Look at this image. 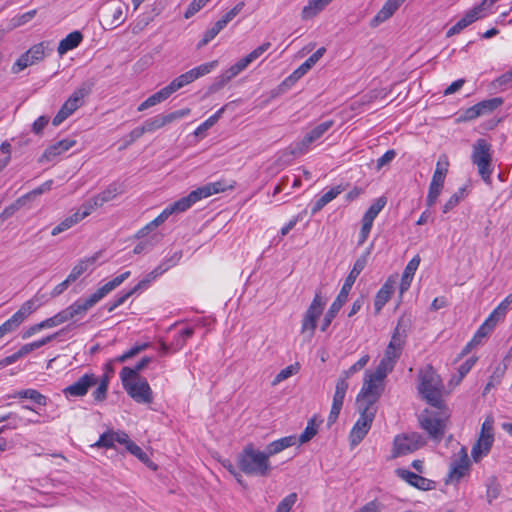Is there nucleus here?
Returning a JSON list of instances; mask_svg holds the SVG:
<instances>
[{
    "instance_id": "obj_16",
    "label": "nucleus",
    "mask_w": 512,
    "mask_h": 512,
    "mask_svg": "<svg viewBox=\"0 0 512 512\" xmlns=\"http://www.w3.org/2000/svg\"><path fill=\"white\" fill-rule=\"evenodd\" d=\"M50 49V43L43 41L33 45L28 51L22 54L12 66L13 73H19L25 68L42 61L46 52Z\"/></svg>"
},
{
    "instance_id": "obj_32",
    "label": "nucleus",
    "mask_w": 512,
    "mask_h": 512,
    "mask_svg": "<svg viewBox=\"0 0 512 512\" xmlns=\"http://www.w3.org/2000/svg\"><path fill=\"white\" fill-rule=\"evenodd\" d=\"M83 40V35L80 31H73L62 39L58 45L57 52L63 56L68 51L75 49Z\"/></svg>"
},
{
    "instance_id": "obj_38",
    "label": "nucleus",
    "mask_w": 512,
    "mask_h": 512,
    "mask_svg": "<svg viewBox=\"0 0 512 512\" xmlns=\"http://www.w3.org/2000/svg\"><path fill=\"white\" fill-rule=\"evenodd\" d=\"M8 398H19V399H30L34 403L46 406L47 405V397L42 395L40 392H38L35 389H24L14 392L13 394L9 395Z\"/></svg>"
},
{
    "instance_id": "obj_13",
    "label": "nucleus",
    "mask_w": 512,
    "mask_h": 512,
    "mask_svg": "<svg viewBox=\"0 0 512 512\" xmlns=\"http://www.w3.org/2000/svg\"><path fill=\"white\" fill-rule=\"evenodd\" d=\"M356 406L360 416L350 431V442L352 446L358 445L364 439L377 413V408L362 405Z\"/></svg>"
},
{
    "instance_id": "obj_24",
    "label": "nucleus",
    "mask_w": 512,
    "mask_h": 512,
    "mask_svg": "<svg viewBox=\"0 0 512 512\" xmlns=\"http://www.w3.org/2000/svg\"><path fill=\"white\" fill-rule=\"evenodd\" d=\"M407 337V326L403 318L399 319L394 332L391 336L390 342L387 345V348L402 354L405 341Z\"/></svg>"
},
{
    "instance_id": "obj_30",
    "label": "nucleus",
    "mask_w": 512,
    "mask_h": 512,
    "mask_svg": "<svg viewBox=\"0 0 512 512\" xmlns=\"http://www.w3.org/2000/svg\"><path fill=\"white\" fill-rule=\"evenodd\" d=\"M420 264V257L419 255H415L406 265L401 282H400V293L403 294L405 291H407L411 285L412 279L414 277V274L416 270L418 269Z\"/></svg>"
},
{
    "instance_id": "obj_64",
    "label": "nucleus",
    "mask_w": 512,
    "mask_h": 512,
    "mask_svg": "<svg viewBox=\"0 0 512 512\" xmlns=\"http://www.w3.org/2000/svg\"><path fill=\"white\" fill-rule=\"evenodd\" d=\"M23 322L13 314L8 320H6L2 325H0L1 331L6 335L8 333L14 332Z\"/></svg>"
},
{
    "instance_id": "obj_45",
    "label": "nucleus",
    "mask_w": 512,
    "mask_h": 512,
    "mask_svg": "<svg viewBox=\"0 0 512 512\" xmlns=\"http://www.w3.org/2000/svg\"><path fill=\"white\" fill-rule=\"evenodd\" d=\"M311 68L306 65V63H302L293 73L287 77L279 86V89H282L284 86L290 87L295 82H297L300 78H302Z\"/></svg>"
},
{
    "instance_id": "obj_25",
    "label": "nucleus",
    "mask_w": 512,
    "mask_h": 512,
    "mask_svg": "<svg viewBox=\"0 0 512 512\" xmlns=\"http://www.w3.org/2000/svg\"><path fill=\"white\" fill-rule=\"evenodd\" d=\"M404 1L405 0H387L371 20V26L376 27L388 20L398 10L402 3H404Z\"/></svg>"
},
{
    "instance_id": "obj_52",
    "label": "nucleus",
    "mask_w": 512,
    "mask_h": 512,
    "mask_svg": "<svg viewBox=\"0 0 512 512\" xmlns=\"http://www.w3.org/2000/svg\"><path fill=\"white\" fill-rule=\"evenodd\" d=\"M299 370V367L297 364L295 365H289L287 367H285L284 369H282L276 376L275 378L273 379L272 381V386H276L278 385L280 382L288 379L289 377L293 376L294 374H296Z\"/></svg>"
},
{
    "instance_id": "obj_19",
    "label": "nucleus",
    "mask_w": 512,
    "mask_h": 512,
    "mask_svg": "<svg viewBox=\"0 0 512 512\" xmlns=\"http://www.w3.org/2000/svg\"><path fill=\"white\" fill-rule=\"evenodd\" d=\"M128 8V5L120 0H112L104 7L103 19L109 26L108 29H114L126 20Z\"/></svg>"
},
{
    "instance_id": "obj_15",
    "label": "nucleus",
    "mask_w": 512,
    "mask_h": 512,
    "mask_svg": "<svg viewBox=\"0 0 512 512\" xmlns=\"http://www.w3.org/2000/svg\"><path fill=\"white\" fill-rule=\"evenodd\" d=\"M333 124L332 120H328L315 126L307 132L301 140L291 145V153L296 156L306 154L311 145L318 141L333 126Z\"/></svg>"
},
{
    "instance_id": "obj_17",
    "label": "nucleus",
    "mask_w": 512,
    "mask_h": 512,
    "mask_svg": "<svg viewBox=\"0 0 512 512\" xmlns=\"http://www.w3.org/2000/svg\"><path fill=\"white\" fill-rule=\"evenodd\" d=\"M471 462L467 454V449L461 447L459 452L452 459L446 484H458L461 479L469 475Z\"/></svg>"
},
{
    "instance_id": "obj_28",
    "label": "nucleus",
    "mask_w": 512,
    "mask_h": 512,
    "mask_svg": "<svg viewBox=\"0 0 512 512\" xmlns=\"http://www.w3.org/2000/svg\"><path fill=\"white\" fill-rule=\"evenodd\" d=\"M76 144L74 139L65 138L57 141L56 143L50 145L44 152L43 158L47 161H51L57 156L62 155L69 149H71Z\"/></svg>"
},
{
    "instance_id": "obj_48",
    "label": "nucleus",
    "mask_w": 512,
    "mask_h": 512,
    "mask_svg": "<svg viewBox=\"0 0 512 512\" xmlns=\"http://www.w3.org/2000/svg\"><path fill=\"white\" fill-rule=\"evenodd\" d=\"M370 360V356L368 354L363 355L357 362H355L350 368L344 370L341 373L340 378H345L347 381L353 374L357 373L361 369H363Z\"/></svg>"
},
{
    "instance_id": "obj_62",
    "label": "nucleus",
    "mask_w": 512,
    "mask_h": 512,
    "mask_svg": "<svg viewBox=\"0 0 512 512\" xmlns=\"http://www.w3.org/2000/svg\"><path fill=\"white\" fill-rule=\"evenodd\" d=\"M223 30L222 26L216 22L211 28L207 29L204 33L202 40L199 42L198 47H203L212 41Z\"/></svg>"
},
{
    "instance_id": "obj_5",
    "label": "nucleus",
    "mask_w": 512,
    "mask_h": 512,
    "mask_svg": "<svg viewBox=\"0 0 512 512\" xmlns=\"http://www.w3.org/2000/svg\"><path fill=\"white\" fill-rule=\"evenodd\" d=\"M418 378V391L422 397L435 408H441L444 386L440 376L431 365H427L420 369Z\"/></svg>"
},
{
    "instance_id": "obj_12",
    "label": "nucleus",
    "mask_w": 512,
    "mask_h": 512,
    "mask_svg": "<svg viewBox=\"0 0 512 512\" xmlns=\"http://www.w3.org/2000/svg\"><path fill=\"white\" fill-rule=\"evenodd\" d=\"M493 424L494 419L492 416H487L482 423L479 437L471 449V456L475 462L480 461L491 450L494 442Z\"/></svg>"
},
{
    "instance_id": "obj_40",
    "label": "nucleus",
    "mask_w": 512,
    "mask_h": 512,
    "mask_svg": "<svg viewBox=\"0 0 512 512\" xmlns=\"http://www.w3.org/2000/svg\"><path fill=\"white\" fill-rule=\"evenodd\" d=\"M7 420H11V422L6 426L7 428H10V429H16L20 425L26 426L29 424L39 423L38 419L26 418L23 416H19L15 413H9L7 415L0 416V423L7 421Z\"/></svg>"
},
{
    "instance_id": "obj_11",
    "label": "nucleus",
    "mask_w": 512,
    "mask_h": 512,
    "mask_svg": "<svg viewBox=\"0 0 512 512\" xmlns=\"http://www.w3.org/2000/svg\"><path fill=\"white\" fill-rule=\"evenodd\" d=\"M93 82H83L65 101L58 113L53 118V125H60L65 119L73 114L78 108L84 104L85 98L92 92Z\"/></svg>"
},
{
    "instance_id": "obj_42",
    "label": "nucleus",
    "mask_w": 512,
    "mask_h": 512,
    "mask_svg": "<svg viewBox=\"0 0 512 512\" xmlns=\"http://www.w3.org/2000/svg\"><path fill=\"white\" fill-rule=\"evenodd\" d=\"M196 80L192 70H189L180 76L176 77L174 80L168 84L169 89L172 91V93L178 91L179 89L183 88L184 86L194 82Z\"/></svg>"
},
{
    "instance_id": "obj_2",
    "label": "nucleus",
    "mask_w": 512,
    "mask_h": 512,
    "mask_svg": "<svg viewBox=\"0 0 512 512\" xmlns=\"http://www.w3.org/2000/svg\"><path fill=\"white\" fill-rule=\"evenodd\" d=\"M233 188L234 183L228 182L225 179H221L216 182H210L191 191L187 196L179 199L178 201H175L173 204L169 205V208L173 214L182 213L202 199Z\"/></svg>"
},
{
    "instance_id": "obj_18",
    "label": "nucleus",
    "mask_w": 512,
    "mask_h": 512,
    "mask_svg": "<svg viewBox=\"0 0 512 512\" xmlns=\"http://www.w3.org/2000/svg\"><path fill=\"white\" fill-rule=\"evenodd\" d=\"M425 444L423 437L418 433L398 435L393 442V457L412 453Z\"/></svg>"
},
{
    "instance_id": "obj_55",
    "label": "nucleus",
    "mask_w": 512,
    "mask_h": 512,
    "mask_svg": "<svg viewBox=\"0 0 512 512\" xmlns=\"http://www.w3.org/2000/svg\"><path fill=\"white\" fill-rule=\"evenodd\" d=\"M99 208L98 206L94 205L93 198L86 201L73 215L77 216V221L80 222L87 216H89L95 209Z\"/></svg>"
},
{
    "instance_id": "obj_29",
    "label": "nucleus",
    "mask_w": 512,
    "mask_h": 512,
    "mask_svg": "<svg viewBox=\"0 0 512 512\" xmlns=\"http://www.w3.org/2000/svg\"><path fill=\"white\" fill-rule=\"evenodd\" d=\"M297 444V437L295 435L286 436L283 438H280L278 440H275L271 443H269L266 446L265 454H267L268 459L271 456H274L283 450L292 447Z\"/></svg>"
},
{
    "instance_id": "obj_36",
    "label": "nucleus",
    "mask_w": 512,
    "mask_h": 512,
    "mask_svg": "<svg viewBox=\"0 0 512 512\" xmlns=\"http://www.w3.org/2000/svg\"><path fill=\"white\" fill-rule=\"evenodd\" d=\"M172 93V91L169 89V86H165L162 89H160L158 92L154 93L153 95L149 96L144 102H142L138 106V111H144L150 107H153L163 101H165Z\"/></svg>"
},
{
    "instance_id": "obj_22",
    "label": "nucleus",
    "mask_w": 512,
    "mask_h": 512,
    "mask_svg": "<svg viewBox=\"0 0 512 512\" xmlns=\"http://www.w3.org/2000/svg\"><path fill=\"white\" fill-rule=\"evenodd\" d=\"M348 387L349 385L345 378L338 379L335 387V393L333 396L331 410L327 419L328 425H332L333 423L336 422L342 409Z\"/></svg>"
},
{
    "instance_id": "obj_54",
    "label": "nucleus",
    "mask_w": 512,
    "mask_h": 512,
    "mask_svg": "<svg viewBox=\"0 0 512 512\" xmlns=\"http://www.w3.org/2000/svg\"><path fill=\"white\" fill-rule=\"evenodd\" d=\"M386 203H387V200L385 197L377 198L372 203V205L368 208V210L365 212L364 216L370 217L371 219L375 220V218L378 216V214L385 207Z\"/></svg>"
},
{
    "instance_id": "obj_10",
    "label": "nucleus",
    "mask_w": 512,
    "mask_h": 512,
    "mask_svg": "<svg viewBox=\"0 0 512 512\" xmlns=\"http://www.w3.org/2000/svg\"><path fill=\"white\" fill-rule=\"evenodd\" d=\"M437 409V411L424 410L419 416V422L421 428L428 433L431 439L440 442L447 427L449 414L443 405Z\"/></svg>"
},
{
    "instance_id": "obj_60",
    "label": "nucleus",
    "mask_w": 512,
    "mask_h": 512,
    "mask_svg": "<svg viewBox=\"0 0 512 512\" xmlns=\"http://www.w3.org/2000/svg\"><path fill=\"white\" fill-rule=\"evenodd\" d=\"M97 388L93 392V397L95 401H103L106 398L107 390H108V377H103L100 381L98 380V383L96 384Z\"/></svg>"
},
{
    "instance_id": "obj_6",
    "label": "nucleus",
    "mask_w": 512,
    "mask_h": 512,
    "mask_svg": "<svg viewBox=\"0 0 512 512\" xmlns=\"http://www.w3.org/2000/svg\"><path fill=\"white\" fill-rule=\"evenodd\" d=\"M387 376L379 375L378 371L365 372L363 386L357 395L356 405L377 408V402L384 391V380Z\"/></svg>"
},
{
    "instance_id": "obj_37",
    "label": "nucleus",
    "mask_w": 512,
    "mask_h": 512,
    "mask_svg": "<svg viewBox=\"0 0 512 512\" xmlns=\"http://www.w3.org/2000/svg\"><path fill=\"white\" fill-rule=\"evenodd\" d=\"M343 191V188L341 186H336L325 192L321 197H319L312 209L311 213L312 215L316 214L320 210H322L328 203H330L332 200H334L339 194H341Z\"/></svg>"
},
{
    "instance_id": "obj_33",
    "label": "nucleus",
    "mask_w": 512,
    "mask_h": 512,
    "mask_svg": "<svg viewBox=\"0 0 512 512\" xmlns=\"http://www.w3.org/2000/svg\"><path fill=\"white\" fill-rule=\"evenodd\" d=\"M101 253L97 252L90 257H86L78 261V263L72 268L70 274V280L76 281L84 272L91 268L96 261L99 259Z\"/></svg>"
},
{
    "instance_id": "obj_20",
    "label": "nucleus",
    "mask_w": 512,
    "mask_h": 512,
    "mask_svg": "<svg viewBox=\"0 0 512 512\" xmlns=\"http://www.w3.org/2000/svg\"><path fill=\"white\" fill-rule=\"evenodd\" d=\"M98 377L94 374L86 373L81 376L76 382L65 387L62 390L64 397L67 400L84 397L90 388L96 386Z\"/></svg>"
},
{
    "instance_id": "obj_34",
    "label": "nucleus",
    "mask_w": 512,
    "mask_h": 512,
    "mask_svg": "<svg viewBox=\"0 0 512 512\" xmlns=\"http://www.w3.org/2000/svg\"><path fill=\"white\" fill-rule=\"evenodd\" d=\"M333 1L334 0H310L302 9V19L308 20L315 17Z\"/></svg>"
},
{
    "instance_id": "obj_43",
    "label": "nucleus",
    "mask_w": 512,
    "mask_h": 512,
    "mask_svg": "<svg viewBox=\"0 0 512 512\" xmlns=\"http://www.w3.org/2000/svg\"><path fill=\"white\" fill-rule=\"evenodd\" d=\"M26 201V197L22 196L7 206L3 212L0 213V225H2L8 218L12 217L21 207H23L26 204Z\"/></svg>"
},
{
    "instance_id": "obj_58",
    "label": "nucleus",
    "mask_w": 512,
    "mask_h": 512,
    "mask_svg": "<svg viewBox=\"0 0 512 512\" xmlns=\"http://www.w3.org/2000/svg\"><path fill=\"white\" fill-rule=\"evenodd\" d=\"M190 113H191L190 108H183V109H180V110L168 113V114H162V118H163L164 124L166 126L167 124H170L176 120L187 117L188 115H190Z\"/></svg>"
},
{
    "instance_id": "obj_4",
    "label": "nucleus",
    "mask_w": 512,
    "mask_h": 512,
    "mask_svg": "<svg viewBox=\"0 0 512 512\" xmlns=\"http://www.w3.org/2000/svg\"><path fill=\"white\" fill-rule=\"evenodd\" d=\"M238 466L242 472L252 476H267L271 471L270 461L264 451L247 444L238 455Z\"/></svg>"
},
{
    "instance_id": "obj_23",
    "label": "nucleus",
    "mask_w": 512,
    "mask_h": 512,
    "mask_svg": "<svg viewBox=\"0 0 512 512\" xmlns=\"http://www.w3.org/2000/svg\"><path fill=\"white\" fill-rule=\"evenodd\" d=\"M397 475L402 479L404 480L405 482H407L408 484H410L411 486L419 489V490H422V491H430V490H433L436 488V482L431 480V479H428V478H425L423 476H420L414 472H411L409 470H406V469H398L397 470Z\"/></svg>"
},
{
    "instance_id": "obj_31",
    "label": "nucleus",
    "mask_w": 512,
    "mask_h": 512,
    "mask_svg": "<svg viewBox=\"0 0 512 512\" xmlns=\"http://www.w3.org/2000/svg\"><path fill=\"white\" fill-rule=\"evenodd\" d=\"M498 321L492 318L491 315L485 320V322L479 327L472 340L467 344L463 353H466L472 345L479 344L483 338H485L496 326Z\"/></svg>"
},
{
    "instance_id": "obj_47",
    "label": "nucleus",
    "mask_w": 512,
    "mask_h": 512,
    "mask_svg": "<svg viewBox=\"0 0 512 512\" xmlns=\"http://www.w3.org/2000/svg\"><path fill=\"white\" fill-rule=\"evenodd\" d=\"M318 425L315 419H310L304 431L297 438V443L304 444L309 442L317 433Z\"/></svg>"
},
{
    "instance_id": "obj_41",
    "label": "nucleus",
    "mask_w": 512,
    "mask_h": 512,
    "mask_svg": "<svg viewBox=\"0 0 512 512\" xmlns=\"http://www.w3.org/2000/svg\"><path fill=\"white\" fill-rule=\"evenodd\" d=\"M57 335H58V333H55V334L49 335L47 337H44L40 340L24 344L16 353L19 358H22V357L26 356L27 354H29L30 352L51 342L53 339L56 338Z\"/></svg>"
},
{
    "instance_id": "obj_44",
    "label": "nucleus",
    "mask_w": 512,
    "mask_h": 512,
    "mask_svg": "<svg viewBox=\"0 0 512 512\" xmlns=\"http://www.w3.org/2000/svg\"><path fill=\"white\" fill-rule=\"evenodd\" d=\"M194 334V329L192 327H187L181 330L173 339L172 347L173 352L182 349L186 343V341Z\"/></svg>"
},
{
    "instance_id": "obj_3",
    "label": "nucleus",
    "mask_w": 512,
    "mask_h": 512,
    "mask_svg": "<svg viewBox=\"0 0 512 512\" xmlns=\"http://www.w3.org/2000/svg\"><path fill=\"white\" fill-rule=\"evenodd\" d=\"M131 275L130 271H125L122 274L116 276L114 279L110 280L102 287L97 289L93 294H91L86 299H78L70 306L67 307L69 315L71 319L75 317H82L86 314V312L96 305L100 300H102L106 295L115 290L118 286H120L126 279H128Z\"/></svg>"
},
{
    "instance_id": "obj_8",
    "label": "nucleus",
    "mask_w": 512,
    "mask_h": 512,
    "mask_svg": "<svg viewBox=\"0 0 512 512\" xmlns=\"http://www.w3.org/2000/svg\"><path fill=\"white\" fill-rule=\"evenodd\" d=\"M181 253L175 252L173 256L163 261L159 266H157L154 270H152L147 276L146 279L140 281L135 287H133L131 290L118 295L113 301L106 304L107 311L109 313L113 312L117 307L123 305L128 298H130L133 294H135L137 291L144 289L148 286V284L155 280L158 276L162 275L164 272H166L168 269L176 265V263L180 260Z\"/></svg>"
},
{
    "instance_id": "obj_27",
    "label": "nucleus",
    "mask_w": 512,
    "mask_h": 512,
    "mask_svg": "<svg viewBox=\"0 0 512 512\" xmlns=\"http://www.w3.org/2000/svg\"><path fill=\"white\" fill-rule=\"evenodd\" d=\"M400 357L401 354L386 347L384 355L375 370L378 371L379 375L384 374L388 376L393 371Z\"/></svg>"
},
{
    "instance_id": "obj_56",
    "label": "nucleus",
    "mask_w": 512,
    "mask_h": 512,
    "mask_svg": "<svg viewBox=\"0 0 512 512\" xmlns=\"http://www.w3.org/2000/svg\"><path fill=\"white\" fill-rule=\"evenodd\" d=\"M217 65H218V61L214 60L211 62L201 64L191 70L197 80V79L209 74L210 72H212L217 67Z\"/></svg>"
},
{
    "instance_id": "obj_21",
    "label": "nucleus",
    "mask_w": 512,
    "mask_h": 512,
    "mask_svg": "<svg viewBox=\"0 0 512 512\" xmlns=\"http://www.w3.org/2000/svg\"><path fill=\"white\" fill-rule=\"evenodd\" d=\"M504 103L503 98L494 97L491 99L483 100L478 102L477 104L467 108L464 112V120L471 121L475 120L480 116H484L492 113L496 109H498Z\"/></svg>"
},
{
    "instance_id": "obj_14",
    "label": "nucleus",
    "mask_w": 512,
    "mask_h": 512,
    "mask_svg": "<svg viewBox=\"0 0 512 512\" xmlns=\"http://www.w3.org/2000/svg\"><path fill=\"white\" fill-rule=\"evenodd\" d=\"M326 305V299L321 295L320 292H316L311 304L303 315L301 333L306 335L309 339L314 335L317 320L323 313Z\"/></svg>"
},
{
    "instance_id": "obj_53",
    "label": "nucleus",
    "mask_w": 512,
    "mask_h": 512,
    "mask_svg": "<svg viewBox=\"0 0 512 512\" xmlns=\"http://www.w3.org/2000/svg\"><path fill=\"white\" fill-rule=\"evenodd\" d=\"M77 218L78 217L74 216V215H71V216L65 218L57 226H55L52 229L51 235L56 236L64 231L70 229L71 227H73L74 225H76L78 223Z\"/></svg>"
},
{
    "instance_id": "obj_49",
    "label": "nucleus",
    "mask_w": 512,
    "mask_h": 512,
    "mask_svg": "<svg viewBox=\"0 0 512 512\" xmlns=\"http://www.w3.org/2000/svg\"><path fill=\"white\" fill-rule=\"evenodd\" d=\"M511 304L512 293L507 295L506 298L493 310V312L490 315L492 316V318H495L499 322L505 317Z\"/></svg>"
},
{
    "instance_id": "obj_9",
    "label": "nucleus",
    "mask_w": 512,
    "mask_h": 512,
    "mask_svg": "<svg viewBox=\"0 0 512 512\" xmlns=\"http://www.w3.org/2000/svg\"><path fill=\"white\" fill-rule=\"evenodd\" d=\"M471 161L477 167L478 174L482 180L490 185L494 168L492 164V146L486 139L480 138L476 140L472 147Z\"/></svg>"
},
{
    "instance_id": "obj_51",
    "label": "nucleus",
    "mask_w": 512,
    "mask_h": 512,
    "mask_svg": "<svg viewBox=\"0 0 512 512\" xmlns=\"http://www.w3.org/2000/svg\"><path fill=\"white\" fill-rule=\"evenodd\" d=\"M224 110L225 106L220 108L215 114H213L207 120H205L201 125L197 127V129L195 130V134L199 135L204 131L208 130L209 128H211L213 125H215L222 116Z\"/></svg>"
},
{
    "instance_id": "obj_35",
    "label": "nucleus",
    "mask_w": 512,
    "mask_h": 512,
    "mask_svg": "<svg viewBox=\"0 0 512 512\" xmlns=\"http://www.w3.org/2000/svg\"><path fill=\"white\" fill-rule=\"evenodd\" d=\"M122 193L120 186L116 183L109 185L104 191L95 195L93 198L94 205L101 207L105 203L114 200L119 194Z\"/></svg>"
},
{
    "instance_id": "obj_63",
    "label": "nucleus",
    "mask_w": 512,
    "mask_h": 512,
    "mask_svg": "<svg viewBox=\"0 0 512 512\" xmlns=\"http://www.w3.org/2000/svg\"><path fill=\"white\" fill-rule=\"evenodd\" d=\"M244 7V3L240 2L235 7H233L230 11H228L220 20L217 21L219 26H222L224 29L226 25L236 17Z\"/></svg>"
},
{
    "instance_id": "obj_57",
    "label": "nucleus",
    "mask_w": 512,
    "mask_h": 512,
    "mask_svg": "<svg viewBox=\"0 0 512 512\" xmlns=\"http://www.w3.org/2000/svg\"><path fill=\"white\" fill-rule=\"evenodd\" d=\"M486 15H487L486 12L483 10L481 5L479 4L475 7H473L472 9H470L469 11H467L462 18L466 21V23H468L470 25V24L474 23L476 20L485 17Z\"/></svg>"
},
{
    "instance_id": "obj_1",
    "label": "nucleus",
    "mask_w": 512,
    "mask_h": 512,
    "mask_svg": "<svg viewBox=\"0 0 512 512\" xmlns=\"http://www.w3.org/2000/svg\"><path fill=\"white\" fill-rule=\"evenodd\" d=\"M371 251H372V244L355 261L353 268L351 269L350 273L346 277L345 282H344L338 296L333 301L330 308L324 315V318H323V321L321 324V331L325 332L328 329V327L330 326L333 319L336 317L339 310L342 308V306L347 301L348 295L352 289V286L354 285L357 277L360 275V273L364 270L365 266L367 265L368 257L370 255Z\"/></svg>"
},
{
    "instance_id": "obj_59",
    "label": "nucleus",
    "mask_w": 512,
    "mask_h": 512,
    "mask_svg": "<svg viewBox=\"0 0 512 512\" xmlns=\"http://www.w3.org/2000/svg\"><path fill=\"white\" fill-rule=\"evenodd\" d=\"M144 130L147 131V133L154 132L162 127L165 126L162 114L156 115L152 118L147 119L144 123Z\"/></svg>"
},
{
    "instance_id": "obj_61",
    "label": "nucleus",
    "mask_w": 512,
    "mask_h": 512,
    "mask_svg": "<svg viewBox=\"0 0 512 512\" xmlns=\"http://www.w3.org/2000/svg\"><path fill=\"white\" fill-rule=\"evenodd\" d=\"M297 501V494L296 493H290L285 498L281 500V502L278 504L275 512H290L293 505Z\"/></svg>"
},
{
    "instance_id": "obj_26",
    "label": "nucleus",
    "mask_w": 512,
    "mask_h": 512,
    "mask_svg": "<svg viewBox=\"0 0 512 512\" xmlns=\"http://www.w3.org/2000/svg\"><path fill=\"white\" fill-rule=\"evenodd\" d=\"M45 301V295L37 293L34 297L24 302L19 310L14 314L20 319V321L24 322V320L40 308Z\"/></svg>"
},
{
    "instance_id": "obj_7",
    "label": "nucleus",
    "mask_w": 512,
    "mask_h": 512,
    "mask_svg": "<svg viewBox=\"0 0 512 512\" xmlns=\"http://www.w3.org/2000/svg\"><path fill=\"white\" fill-rule=\"evenodd\" d=\"M120 378L127 394L137 403L150 404L153 401L152 390L145 378L135 376V371L123 367Z\"/></svg>"
},
{
    "instance_id": "obj_46",
    "label": "nucleus",
    "mask_w": 512,
    "mask_h": 512,
    "mask_svg": "<svg viewBox=\"0 0 512 512\" xmlns=\"http://www.w3.org/2000/svg\"><path fill=\"white\" fill-rule=\"evenodd\" d=\"M127 451H129L132 455L137 457L141 462L146 464L148 467L156 469V465L150 460L149 456L146 452L142 450L137 444L129 443L127 446Z\"/></svg>"
},
{
    "instance_id": "obj_50",
    "label": "nucleus",
    "mask_w": 512,
    "mask_h": 512,
    "mask_svg": "<svg viewBox=\"0 0 512 512\" xmlns=\"http://www.w3.org/2000/svg\"><path fill=\"white\" fill-rule=\"evenodd\" d=\"M36 14H37V10L33 9V10H30L28 12H25L23 14L13 17L10 21V28L14 29V28L25 25L26 23L31 21L35 17Z\"/></svg>"
},
{
    "instance_id": "obj_39",
    "label": "nucleus",
    "mask_w": 512,
    "mask_h": 512,
    "mask_svg": "<svg viewBox=\"0 0 512 512\" xmlns=\"http://www.w3.org/2000/svg\"><path fill=\"white\" fill-rule=\"evenodd\" d=\"M393 290V284L390 281H387L383 284L375 296L374 307L376 312H379L390 300L393 294Z\"/></svg>"
}]
</instances>
